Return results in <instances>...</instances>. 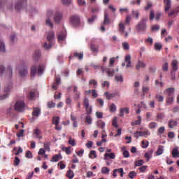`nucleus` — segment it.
<instances>
[{
	"instance_id": "nucleus-52",
	"label": "nucleus",
	"mask_w": 179,
	"mask_h": 179,
	"mask_svg": "<svg viewBox=\"0 0 179 179\" xmlns=\"http://www.w3.org/2000/svg\"><path fill=\"white\" fill-rule=\"evenodd\" d=\"M52 124H54V125H58L59 124V117H54Z\"/></svg>"
},
{
	"instance_id": "nucleus-23",
	"label": "nucleus",
	"mask_w": 179,
	"mask_h": 179,
	"mask_svg": "<svg viewBox=\"0 0 179 179\" xmlns=\"http://www.w3.org/2000/svg\"><path fill=\"white\" fill-rule=\"evenodd\" d=\"M41 114V109L40 108H34V110L32 112V116L34 117H40Z\"/></svg>"
},
{
	"instance_id": "nucleus-4",
	"label": "nucleus",
	"mask_w": 179,
	"mask_h": 179,
	"mask_svg": "<svg viewBox=\"0 0 179 179\" xmlns=\"http://www.w3.org/2000/svg\"><path fill=\"white\" fill-rule=\"evenodd\" d=\"M44 69H45V66L44 65H40L38 67V71L37 67L36 66H32L31 67V76H36L37 73L38 75L41 76V74L44 73Z\"/></svg>"
},
{
	"instance_id": "nucleus-13",
	"label": "nucleus",
	"mask_w": 179,
	"mask_h": 179,
	"mask_svg": "<svg viewBox=\"0 0 179 179\" xmlns=\"http://www.w3.org/2000/svg\"><path fill=\"white\" fill-rule=\"evenodd\" d=\"M13 76V69L12 68V66L8 65L6 68V78L7 79H12Z\"/></svg>"
},
{
	"instance_id": "nucleus-55",
	"label": "nucleus",
	"mask_w": 179,
	"mask_h": 179,
	"mask_svg": "<svg viewBox=\"0 0 179 179\" xmlns=\"http://www.w3.org/2000/svg\"><path fill=\"white\" fill-rule=\"evenodd\" d=\"M162 48L163 45H162L161 43H157L155 44V50H156L157 51H160Z\"/></svg>"
},
{
	"instance_id": "nucleus-22",
	"label": "nucleus",
	"mask_w": 179,
	"mask_h": 179,
	"mask_svg": "<svg viewBox=\"0 0 179 179\" xmlns=\"http://www.w3.org/2000/svg\"><path fill=\"white\" fill-rule=\"evenodd\" d=\"M141 68H143V69L146 68V63L144 62L143 61L139 60L138 62V64L136 65V71H139Z\"/></svg>"
},
{
	"instance_id": "nucleus-20",
	"label": "nucleus",
	"mask_w": 179,
	"mask_h": 179,
	"mask_svg": "<svg viewBox=\"0 0 179 179\" xmlns=\"http://www.w3.org/2000/svg\"><path fill=\"white\" fill-rule=\"evenodd\" d=\"M153 156V150L150 149L147 152H145L144 155V157L146 159L147 162H149L150 159H152Z\"/></svg>"
},
{
	"instance_id": "nucleus-32",
	"label": "nucleus",
	"mask_w": 179,
	"mask_h": 179,
	"mask_svg": "<svg viewBox=\"0 0 179 179\" xmlns=\"http://www.w3.org/2000/svg\"><path fill=\"white\" fill-rule=\"evenodd\" d=\"M162 153H164V146L159 145L157 150L156 155L157 156H160Z\"/></svg>"
},
{
	"instance_id": "nucleus-28",
	"label": "nucleus",
	"mask_w": 179,
	"mask_h": 179,
	"mask_svg": "<svg viewBox=\"0 0 179 179\" xmlns=\"http://www.w3.org/2000/svg\"><path fill=\"white\" fill-rule=\"evenodd\" d=\"M6 52V47L5 46V43L3 40L0 38V52Z\"/></svg>"
},
{
	"instance_id": "nucleus-45",
	"label": "nucleus",
	"mask_w": 179,
	"mask_h": 179,
	"mask_svg": "<svg viewBox=\"0 0 179 179\" xmlns=\"http://www.w3.org/2000/svg\"><path fill=\"white\" fill-rule=\"evenodd\" d=\"M92 121H93V120L92 119V117L90 115L86 116V117H85L86 124H87L88 125H92Z\"/></svg>"
},
{
	"instance_id": "nucleus-21",
	"label": "nucleus",
	"mask_w": 179,
	"mask_h": 179,
	"mask_svg": "<svg viewBox=\"0 0 179 179\" xmlns=\"http://www.w3.org/2000/svg\"><path fill=\"white\" fill-rule=\"evenodd\" d=\"M178 12H179V8H175L173 10H171L168 13V16L169 17H176V16H177V15H178Z\"/></svg>"
},
{
	"instance_id": "nucleus-6",
	"label": "nucleus",
	"mask_w": 179,
	"mask_h": 179,
	"mask_svg": "<svg viewBox=\"0 0 179 179\" xmlns=\"http://www.w3.org/2000/svg\"><path fill=\"white\" fill-rule=\"evenodd\" d=\"M140 136H143L144 138H148L150 136V131L148 129L145 131H137L134 133V138H139Z\"/></svg>"
},
{
	"instance_id": "nucleus-56",
	"label": "nucleus",
	"mask_w": 179,
	"mask_h": 179,
	"mask_svg": "<svg viewBox=\"0 0 179 179\" xmlns=\"http://www.w3.org/2000/svg\"><path fill=\"white\" fill-rule=\"evenodd\" d=\"M141 146L143 149H146V148H148V146H149V141H143L141 142Z\"/></svg>"
},
{
	"instance_id": "nucleus-1",
	"label": "nucleus",
	"mask_w": 179,
	"mask_h": 179,
	"mask_svg": "<svg viewBox=\"0 0 179 179\" xmlns=\"http://www.w3.org/2000/svg\"><path fill=\"white\" fill-rule=\"evenodd\" d=\"M55 37V34L52 31H49L46 33V38L48 41V43L47 42H45L43 44V48L45 50H50L51 48V45H52V42L54 41V38Z\"/></svg>"
},
{
	"instance_id": "nucleus-7",
	"label": "nucleus",
	"mask_w": 179,
	"mask_h": 179,
	"mask_svg": "<svg viewBox=\"0 0 179 179\" xmlns=\"http://www.w3.org/2000/svg\"><path fill=\"white\" fill-rule=\"evenodd\" d=\"M27 2V0H18L15 3V8L16 10H20L21 9H23V8H26V3Z\"/></svg>"
},
{
	"instance_id": "nucleus-24",
	"label": "nucleus",
	"mask_w": 179,
	"mask_h": 179,
	"mask_svg": "<svg viewBox=\"0 0 179 179\" xmlns=\"http://www.w3.org/2000/svg\"><path fill=\"white\" fill-rule=\"evenodd\" d=\"M164 3L165 5V7H164L165 12H169V9L171 8V1L164 0Z\"/></svg>"
},
{
	"instance_id": "nucleus-49",
	"label": "nucleus",
	"mask_w": 179,
	"mask_h": 179,
	"mask_svg": "<svg viewBox=\"0 0 179 179\" xmlns=\"http://www.w3.org/2000/svg\"><path fill=\"white\" fill-rule=\"evenodd\" d=\"M122 47L123 50H129V43H128V42H123L122 43Z\"/></svg>"
},
{
	"instance_id": "nucleus-47",
	"label": "nucleus",
	"mask_w": 179,
	"mask_h": 179,
	"mask_svg": "<svg viewBox=\"0 0 179 179\" xmlns=\"http://www.w3.org/2000/svg\"><path fill=\"white\" fill-rule=\"evenodd\" d=\"M89 85H91V86H94V89H96L97 87V82L94 79H92V80H90Z\"/></svg>"
},
{
	"instance_id": "nucleus-36",
	"label": "nucleus",
	"mask_w": 179,
	"mask_h": 179,
	"mask_svg": "<svg viewBox=\"0 0 179 179\" xmlns=\"http://www.w3.org/2000/svg\"><path fill=\"white\" fill-rule=\"evenodd\" d=\"M91 48V51H92V52L97 54V52H99V46L94 45V44H91L90 46Z\"/></svg>"
},
{
	"instance_id": "nucleus-62",
	"label": "nucleus",
	"mask_w": 179,
	"mask_h": 179,
	"mask_svg": "<svg viewBox=\"0 0 179 179\" xmlns=\"http://www.w3.org/2000/svg\"><path fill=\"white\" fill-rule=\"evenodd\" d=\"M73 176H74V174H73V171L69 170V171H67L68 178L72 179V178H73Z\"/></svg>"
},
{
	"instance_id": "nucleus-41",
	"label": "nucleus",
	"mask_w": 179,
	"mask_h": 179,
	"mask_svg": "<svg viewBox=\"0 0 179 179\" xmlns=\"http://www.w3.org/2000/svg\"><path fill=\"white\" fill-rule=\"evenodd\" d=\"M96 125L99 127V128L103 129V128L106 127V122H103V120H99L96 122Z\"/></svg>"
},
{
	"instance_id": "nucleus-38",
	"label": "nucleus",
	"mask_w": 179,
	"mask_h": 179,
	"mask_svg": "<svg viewBox=\"0 0 179 179\" xmlns=\"http://www.w3.org/2000/svg\"><path fill=\"white\" fill-rule=\"evenodd\" d=\"M138 120L131 122L132 127L135 125H141V122H142V117L141 116H138Z\"/></svg>"
},
{
	"instance_id": "nucleus-12",
	"label": "nucleus",
	"mask_w": 179,
	"mask_h": 179,
	"mask_svg": "<svg viewBox=\"0 0 179 179\" xmlns=\"http://www.w3.org/2000/svg\"><path fill=\"white\" fill-rule=\"evenodd\" d=\"M101 70L102 71L103 73L106 72L108 76H109L110 78H113L115 72L114 69L110 68L106 69L104 68V66H101Z\"/></svg>"
},
{
	"instance_id": "nucleus-64",
	"label": "nucleus",
	"mask_w": 179,
	"mask_h": 179,
	"mask_svg": "<svg viewBox=\"0 0 179 179\" xmlns=\"http://www.w3.org/2000/svg\"><path fill=\"white\" fill-rule=\"evenodd\" d=\"M138 107L140 108H143L144 110H145V108H148L146 103H145V102H143V101L140 102V103L138 104Z\"/></svg>"
},
{
	"instance_id": "nucleus-63",
	"label": "nucleus",
	"mask_w": 179,
	"mask_h": 179,
	"mask_svg": "<svg viewBox=\"0 0 179 179\" xmlns=\"http://www.w3.org/2000/svg\"><path fill=\"white\" fill-rule=\"evenodd\" d=\"M85 108L87 114H92V106H85Z\"/></svg>"
},
{
	"instance_id": "nucleus-48",
	"label": "nucleus",
	"mask_w": 179,
	"mask_h": 179,
	"mask_svg": "<svg viewBox=\"0 0 179 179\" xmlns=\"http://www.w3.org/2000/svg\"><path fill=\"white\" fill-rule=\"evenodd\" d=\"M63 152H65L66 155H71V147H63L62 148Z\"/></svg>"
},
{
	"instance_id": "nucleus-57",
	"label": "nucleus",
	"mask_w": 179,
	"mask_h": 179,
	"mask_svg": "<svg viewBox=\"0 0 179 179\" xmlns=\"http://www.w3.org/2000/svg\"><path fill=\"white\" fill-rule=\"evenodd\" d=\"M73 99L74 100H76V101H78V100H80V92H76L73 94Z\"/></svg>"
},
{
	"instance_id": "nucleus-35",
	"label": "nucleus",
	"mask_w": 179,
	"mask_h": 179,
	"mask_svg": "<svg viewBox=\"0 0 179 179\" xmlns=\"http://www.w3.org/2000/svg\"><path fill=\"white\" fill-rule=\"evenodd\" d=\"M115 80L116 82H118L120 83H122V82H124V76L122 75H116L115 76Z\"/></svg>"
},
{
	"instance_id": "nucleus-16",
	"label": "nucleus",
	"mask_w": 179,
	"mask_h": 179,
	"mask_svg": "<svg viewBox=\"0 0 179 179\" xmlns=\"http://www.w3.org/2000/svg\"><path fill=\"white\" fill-rule=\"evenodd\" d=\"M59 43H62L66 40V31H64L60 32L57 36Z\"/></svg>"
},
{
	"instance_id": "nucleus-54",
	"label": "nucleus",
	"mask_w": 179,
	"mask_h": 179,
	"mask_svg": "<svg viewBox=\"0 0 179 179\" xmlns=\"http://www.w3.org/2000/svg\"><path fill=\"white\" fill-rule=\"evenodd\" d=\"M74 57L76 58H78V59L81 60L83 59V53H78V52H74Z\"/></svg>"
},
{
	"instance_id": "nucleus-33",
	"label": "nucleus",
	"mask_w": 179,
	"mask_h": 179,
	"mask_svg": "<svg viewBox=\"0 0 179 179\" xmlns=\"http://www.w3.org/2000/svg\"><path fill=\"white\" fill-rule=\"evenodd\" d=\"M164 131H166V128L164 127H159L157 131V135L162 138V135L164 134Z\"/></svg>"
},
{
	"instance_id": "nucleus-37",
	"label": "nucleus",
	"mask_w": 179,
	"mask_h": 179,
	"mask_svg": "<svg viewBox=\"0 0 179 179\" xmlns=\"http://www.w3.org/2000/svg\"><path fill=\"white\" fill-rule=\"evenodd\" d=\"M109 110L110 113H115V111H117V105L115 103H111L109 106Z\"/></svg>"
},
{
	"instance_id": "nucleus-50",
	"label": "nucleus",
	"mask_w": 179,
	"mask_h": 179,
	"mask_svg": "<svg viewBox=\"0 0 179 179\" xmlns=\"http://www.w3.org/2000/svg\"><path fill=\"white\" fill-rule=\"evenodd\" d=\"M101 171L102 174H109L110 173V169L107 167H102Z\"/></svg>"
},
{
	"instance_id": "nucleus-27",
	"label": "nucleus",
	"mask_w": 179,
	"mask_h": 179,
	"mask_svg": "<svg viewBox=\"0 0 179 179\" xmlns=\"http://www.w3.org/2000/svg\"><path fill=\"white\" fill-rule=\"evenodd\" d=\"M108 159H115V153L110 152V153H105L104 155V160H108Z\"/></svg>"
},
{
	"instance_id": "nucleus-11",
	"label": "nucleus",
	"mask_w": 179,
	"mask_h": 179,
	"mask_svg": "<svg viewBox=\"0 0 179 179\" xmlns=\"http://www.w3.org/2000/svg\"><path fill=\"white\" fill-rule=\"evenodd\" d=\"M63 15L61 12H57L54 15L53 20L55 22H56L57 24H59L61 23V20H62Z\"/></svg>"
},
{
	"instance_id": "nucleus-25",
	"label": "nucleus",
	"mask_w": 179,
	"mask_h": 179,
	"mask_svg": "<svg viewBox=\"0 0 179 179\" xmlns=\"http://www.w3.org/2000/svg\"><path fill=\"white\" fill-rule=\"evenodd\" d=\"M45 24L50 27V29H54V23L51 21V18L46 17Z\"/></svg>"
},
{
	"instance_id": "nucleus-2",
	"label": "nucleus",
	"mask_w": 179,
	"mask_h": 179,
	"mask_svg": "<svg viewBox=\"0 0 179 179\" xmlns=\"http://www.w3.org/2000/svg\"><path fill=\"white\" fill-rule=\"evenodd\" d=\"M15 69L17 71L20 78H26L29 75L27 66L23 64H17Z\"/></svg>"
},
{
	"instance_id": "nucleus-8",
	"label": "nucleus",
	"mask_w": 179,
	"mask_h": 179,
	"mask_svg": "<svg viewBox=\"0 0 179 179\" xmlns=\"http://www.w3.org/2000/svg\"><path fill=\"white\" fill-rule=\"evenodd\" d=\"M27 97L29 100H35L36 97H38V96H37V91H36V90L28 91V92H27Z\"/></svg>"
},
{
	"instance_id": "nucleus-42",
	"label": "nucleus",
	"mask_w": 179,
	"mask_h": 179,
	"mask_svg": "<svg viewBox=\"0 0 179 179\" xmlns=\"http://www.w3.org/2000/svg\"><path fill=\"white\" fill-rule=\"evenodd\" d=\"M103 24H110V18H108V14L105 12Z\"/></svg>"
},
{
	"instance_id": "nucleus-44",
	"label": "nucleus",
	"mask_w": 179,
	"mask_h": 179,
	"mask_svg": "<svg viewBox=\"0 0 179 179\" xmlns=\"http://www.w3.org/2000/svg\"><path fill=\"white\" fill-rule=\"evenodd\" d=\"M6 71V67L3 65H0V77L3 76V74Z\"/></svg>"
},
{
	"instance_id": "nucleus-58",
	"label": "nucleus",
	"mask_w": 179,
	"mask_h": 179,
	"mask_svg": "<svg viewBox=\"0 0 179 179\" xmlns=\"http://www.w3.org/2000/svg\"><path fill=\"white\" fill-rule=\"evenodd\" d=\"M77 2L79 6H86V1L85 0H77Z\"/></svg>"
},
{
	"instance_id": "nucleus-5",
	"label": "nucleus",
	"mask_w": 179,
	"mask_h": 179,
	"mask_svg": "<svg viewBox=\"0 0 179 179\" xmlns=\"http://www.w3.org/2000/svg\"><path fill=\"white\" fill-rule=\"evenodd\" d=\"M104 96L107 100H110V99H120V97H121V94H120V92L118 91L112 93L106 92L104 93Z\"/></svg>"
},
{
	"instance_id": "nucleus-60",
	"label": "nucleus",
	"mask_w": 179,
	"mask_h": 179,
	"mask_svg": "<svg viewBox=\"0 0 179 179\" xmlns=\"http://www.w3.org/2000/svg\"><path fill=\"white\" fill-rule=\"evenodd\" d=\"M136 176H137V173H136V172H135V171H131L129 173V178H131V179H134V178H135V177H136Z\"/></svg>"
},
{
	"instance_id": "nucleus-59",
	"label": "nucleus",
	"mask_w": 179,
	"mask_h": 179,
	"mask_svg": "<svg viewBox=\"0 0 179 179\" xmlns=\"http://www.w3.org/2000/svg\"><path fill=\"white\" fill-rule=\"evenodd\" d=\"M132 15H133V17H136V19H139V11L138 10L135 11L134 10H133Z\"/></svg>"
},
{
	"instance_id": "nucleus-30",
	"label": "nucleus",
	"mask_w": 179,
	"mask_h": 179,
	"mask_svg": "<svg viewBox=\"0 0 179 179\" xmlns=\"http://www.w3.org/2000/svg\"><path fill=\"white\" fill-rule=\"evenodd\" d=\"M174 90H175L173 87H170L165 90V92H166V94H167L168 97L174 96Z\"/></svg>"
},
{
	"instance_id": "nucleus-51",
	"label": "nucleus",
	"mask_w": 179,
	"mask_h": 179,
	"mask_svg": "<svg viewBox=\"0 0 179 179\" xmlns=\"http://www.w3.org/2000/svg\"><path fill=\"white\" fill-rule=\"evenodd\" d=\"M52 15H54V10L49 9L46 11V17H50L51 18V17L52 16Z\"/></svg>"
},
{
	"instance_id": "nucleus-39",
	"label": "nucleus",
	"mask_w": 179,
	"mask_h": 179,
	"mask_svg": "<svg viewBox=\"0 0 179 179\" xmlns=\"http://www.w3.org/2000/svg\"><path fill=\"white\" fill-rule=\"evenodd\" d=\"M34 59H38V58H40V57H41V52L40 50H36L34 52Z\"/></svg>"
},
{
	"instance_id": "nucleus-29",
	"label": "nucleus",
	"mask_w": 179,
	"mask_h": 179,
	"mask_svg": "<svg viewBox=\"0 0 179 179\" xmlns=\"http://www.w3.org/2000/svg\"><path fill=\"white\" fill-rule=\"evenodd\" d=\"M177 124H178V122L174 120H170L169 122H168V127L169 128H174L176 127H177Z\"/></svg>"
},
{
	"instance_id": "nucleus-18",
	"label": "nucleus",
	"mask_w": 179,
	"mask_h": 179,
	"mask_svg": "<svg viewBox=\"0 0 179 179\" xmlns=\"http://www.w3.org/2000/svg\"><path fill=\"white\" fill-rule=\"evenodd\" d=\"M124 62L127 64L126 65V69H128V68H132V62H131V56L129 55H127L124 57Z\"/></svg>"
},
{
	"instance_id": "nucleus-26",
	"label": "nucleus",
	"mask_w": 179,
	"mask_h": 179,
	"mask_svg": "<svg viewBox=\"0 0 179 179\" xmlns=\"http://www.w3.org/2000/svg\"><path fill=\"white\" fill-rule=\"evenodd\" d=\"M27 11L31 15H34V13H37L38 10L34 7H31V6H27Z\"/></svg>"
},
{
	"instance_id": "nucleus-15",
	"label": "nucleus",
	"mask_w": 179,
	"mask_h": 179,
	"mask_svg": "<svg viewBox=\"0 0 179 179\" xmlns=\"http://www.w3.org/2000/svg\"><path fill=\"white\" fill-rule=\"evenodd\" d=\"M70 22L73 26H78L80 23V18L78 15H73Z\"/></svg>"
},
{
	"instance_id": "nucleus-53",
	"label": "nucleus",
	"mask_w": 179,
	"mask_h": 179,
	"mask_svg": "<svg viewBox=\"0 0 179 179\" xmlns=\"http://www.w3.org/2000/svg\"><path fill=\"white\" fill-rule=\"evenodd\" d=\"M174 101V96H168L166 99L167 104H173Z\"/></svg>"
},
{
	"instance_id": "nucleus-9",
	"label": "nucleus",
	"mask_w": 179,
	"mask_h": 179,
	"mask_svg": "<svg viewBox=\"0 0 179 179\" xmlns=\"http://www.w3.org/2000/svg\"><path fill=\"white\" fill-rule=\"evenodd\" d=\"M146 22H148V18L143 19L141 22H140L137 26L136 29L139 31L141 30L146 29Z\"/></svg>"
},
{
	"instance_id": "nucleus-10",
	"label": "nucleus",
	"mask_w": 179,
	"mask_h": 179,
	"mask_svg": "<svg viewBox=\"0 0 179 179\" xmlns=\"http://www.w3.org/2000/svg\"><path fill=\"white\" fill-rule=\"evenodd\" d=\"M12 90H13V83L10 82L4 86V93H6L7 94H10V92H12Z\"/></svg>"
},
{
	"instance_id": "nucleus-19",
	"label": "nucleus",
	"mask_w": 179,
	"mask_h": 179,
	"mask_svg": "<svg viewBox=\"0 0 179 179\" xmlns=\"http://www.w3.org/2000/svg\"><path fill=\"white\" fill-rule=\"evenodd\" d=\"M117 173L120 174L121 177H124V169L120 168V169H114L113 176L115 178L117 177Z\"/></svg>"
},
{
	"instance_id": "nucleus-14",
	"label": "nucleus",
	"mask_w": 179,
	"mask_h": 179,
	"mask_svg": "<svg viewBox=\"0 0 179 179\" xmlns=\"http://www.w3.org/2000/svg\"><path fill=\"white\" fill-rule=\"evenodd\" d=\"M119 31L120 32L122 36H124V37H128V31H125V26L122 22H120L119 24Z\"/></svg>"
},
{
	"instance_id": "nucleus-40",
	"label": "nucleus",
	"mask_w": 179,
	"mask_h": 179,
	"mask_svg": "<svg viewBox=\"0 0 179 179\" xmlns=\"http://www.w3.org/2000/svg\"><path fill=\"white\" fill-rule=\"evenodd\" d=\"M90 159H96L97 157V154L95 150H91L89 154Z\"/></svg>"
},
{
	"instance_id": "nucleus-3",
	"label": "nucleus",
	"mask_w": 179,
	"mask_h": 179,
	"mask_svg": "<svg viewBox=\"0 0 179 179\" xmlns=\"http://www.w3.org/2000/svg\"><path fill=\"white\" fill-rule=\"evenodd\" d=\"M26 108H27V106L22 100L17 101L14 104V110L15 111H17V113H24Z\"/></svg>"
},
{
	"instance_id": "nucleus-43",
	"label": "nucleus",
	"mask_w": 179,
	"mask_h": 179,
	"mask_svg": "<svg viewBox=\"0 0 179 179\" xmlns=\"http://www.w3.org/2000/svg\"><path fill=\"white\" fill-rule=\"evenodd\" d=\"M172 156L173 157H179L178 148H173L172 150Z\"/></svg>"
},
{
	"instance_id": "nucleus-31",
	"label": "nucleus",
	"mask_w": 179,
	"mask_h": 179,
	"mask_svg": "<svg viewBox=\"0 0 179 179\" xmlns=\"http://www.w3.org/2000/svg\"><path fill=\"white\" fill-rule=\"evenodd\" d=\"M61 159H62V157L61 156V154L56 155H54L52 157V159L50 160V162H59V160H61Z\"/></svg>"
},
{
	"instance_id": "nucleus-34",
	"label": "nucleus",
	"mask_w": 179,
	"mask_h": 179,
	"mask_svg": "<svg viewBox=\"0 0 179 179\" xmlns=\"http://www.w3.org/2000/svg\"><path fill=\"white\" fill-rule=\"evenodd\" d=\"M124 113L126 114H129V109L128 108H123L120 110V117H122L124 115Z\"/></svg>"
},
{
	"instance_id": "nucleus-46",
	"label": "nucleus",
	"mask_w": 179,
	"mask_h": 179,
	"mask_svg": "<svg viewBox=\"0 0 179 179\" xmlns=\"http://www.w3.org/2000/svg\"><path fill=\"white\" fill-rule=\"evenodd\" d=\"M9 96H10V94H6V93L0 95V101H2L3 100H6V99L9 98Z\"/></svg>"
},
{
	"instance_id": "nucleus-17",
	"label": "nucleus",
	"mask_w": 179,
	"mask_h": 179,
	"mask_svg": "<svg viewBox=\"0 0 179 179\" xmlns=\"http://www.w3.org/2000/svg\"><path fill=\"white\" fill-rule=\"evenodd\" d=\"M34 138H36V139H43V136H41V130L38 128H36L34 130Z\"/></svg>"
},
{
	"instance_id": "nucleus-61",
	"label": "nucleus",
	"mask_w": 179,
	"mask_h": 179,
	"mask_svg": "<svg viewBox=\"0 0 179 179\" xmlns=\"http://www.w3.org/2000/svg\"><path fill=\"white\" fill-rule=\"evenodd\" d=\"M143 163H144L143 160L140 159L138 161L135 162V166H136V167H139V166H142V164H143Z\"/></svg>"
}]
</instances>
